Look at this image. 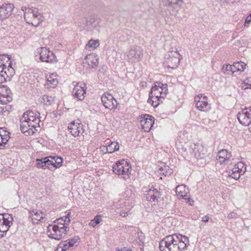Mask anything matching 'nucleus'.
Masks as SVG:
<instances>
[{"label": "nucleus", "instance_id": "nucleus-1", "mask_svg": "<svg viewBox=\"0 0 251 251\" xmlns=\"http://www.w3.org/2000/svg\"><path fill=\"white\" fill-rule=\"evenodd\" d=\"M189 243L186 236L174 234L164 238L159 243L160 251H184Z\"/></svg>", "mask_w": 251, "mask_h": 251}, {"label": "nucleus", "instance_id": "nucleus-2", "mask_svg": "<svg viewBox=\"0 0 251 251\" xmlns=\"http://www.w3.org/2000/svg\"><path fill=\"white\" fill-rule=\"evenodd\" d=\"M168 92V85L163 84L161 82H155L154 86L151 88L150 93V97L148 100L149 103L154 102L152 98L154 99L161 100L166 95Z\"/></svg>", "mask_w": 251, "mask_h": 251}, {"label": "nucleus", "instance_id": "nucleus-3", "mask_svg": "<svg viewBox=\"0 0 251 251\" xmlns=\"http://www.w3.org/2000/svg\"><path fill=\"white\" fill-rule=\"evenodd\" d=\"M35 121L20 120V128L22 132L26 136L31 135L35 133L40 128V119H34Z\"/></svg>", "mask_w": 251, "mask_h": 251}, {"label": "nucleus", "instance_id": "nucleus-4", "mask_svg": "<svg viewBox=\"0 0 251 251\" xmlns=\"http://www.w3.org/2000/svg\"><path fill=\"white\" fill-rule=\"evenodd\" d=\"M24 19L28 24L37 26L43 21V17L38 10L34 7L25 8Z\"/></svg>", "mask_w": 251, "mask_h": 251}, {"label": "nucleus", "instance_id": "nucleus-5", "mask_svg": "<svg viewBox=\"0 0 251 251\" xmlns=\"http://www.w3.org/2000/svg\"><path fill=\"white\" fill-rule=\"evenodd\" d=\"M50 226L52 227V232L49 234V237L57 240L64 238L70 229L68 226H59L54 225Z\"/></svg>", "mask_w": 251, "mask_h": 251}, {"label": "nucleus", "instance_id": "nucleus-6", "mask_svg": "<svg viewBox=\"0 0 251 251\" xmlns=\"http://www.w3.org/2000/svg\"><path fill=\"white\" fill-rule=\"evenodd\" d=\"M37 53L39 55L42 62L52 63L56 62V57L53 53L46 48L41 47L37 50Z\"/></svg>", "mask_w": 251, "mask_h": 251}, {"label": "nucleus", "instance_id": "nucleus-7", "mask_svg": "<svg viewBox=\"0 0 251 251\" xmlns=\"http://www.w3.org/2000/svg\"><path fill=\"white\" fill-rule=\"evenodd\" d=\"M246 171V166L245 164L239 162L236 164L234 167L228 171V175L232 178L237 180L239 179L241 175L244 174Z\"/></svg>", "mask_w": 251, "mask_h": 251}, {"label": "nucleus", "instance_id": "nucleus-8", "mask_svg": "<svg viewBox=\"0 0 251 251\" xmlns=\"http://www.w3.org/2000/svg\"><path fill=\"white\" fill-rule=\"evenodd\" d=\"M13 218L12 215L5 213L0 214V231L5 233L12 225Z\"/></svg>", "mask_w": 251, "mask_h": 251}, {"label": "nucleus", "instance_id": "nucleus-9", "mask_svg": "<svg viewBox=\"0 0 251 251\" xmlns=\"http://www.w3.org/2000/svg\"><path fill=\"white\" fill-rule=\"evenodd\" d=\"M130 167L127 161L123 160L113 166V171L117 175H128Z\"/></svg>", "mask_w": 251, "mask_h": 251}, {"label": "nucleus", "instance_id": "nucleus-10", "mask_svg": "<svg viewBox=\"0 0 251 251\" xmlns=\"http://www.w3.org/2000/svg\"><path fill=\"white\" fill-rule=\"evenodd\" d=\"M179 54L177 51L170 52L166 55L165 59L168 67L170 68H176L180 62Z\"/></svg>", "mask_w": 251, "mask_h": 251}, {"label": "nucleus", "instance_id": "nucleus-11", "mask_svg": "<svg viewBox=\"0 0 251 251\" xmlns=\"http://www.w3.org/2000/svg\"><path fill=\"white\" fill-rule=\"evenodd\" d=\"M101 100L105 108L110 109L117 108V101L111 94H104L101 96Z\"/></svg>", "mask_w": 251, "mask_h": 251}, {"label": "nucleus", "instance_id": "nucleus-12", "mask_svg": "<svg viewBox=\"0 0 251 251\" xmlns=\"http://www.w3.org/2000/svg\"><path fill=\"white\" fill-rule=\"evenodd\" d=\"M74 97L78 100H82L85 98L86 93V85L85 83H78L75 86L73 90Z\"/></svg>", "mask_w": 251, "mask_h": 251}, {"label": "nucleus", "instance_id": "nucleus-13", "mask_svg": "<svg viewBox=\"0 0 251 251\" xmlns=\"http://www.w3.org/2000/svg\"><path fill=\"white\" fill-rule=\"evenodd\" d=\"M195 102L197 108L201 111H207L210 109L206 96L202 97V95L196 96Z\"/></svg>", "mask_w": 251, "mask_h": 251}, {"label": "nucleus", "instance_id": "nucleus-14", "mask_svg": "<svg viewBox=\"0 0 251 251\" xmlns=\"http://www.w3.org/2000/svg\"><path fill=\"white\" fill-rule=\"evenodd\" d=\"M12 100L11 91L5 85H0V101L3 104H6Z\"/></svg>", "mask_w": 251, "mask_h": 251}, {"label": "nucleus", "instance_id": "nucleus-15", "mask_svg": "<svg viewBox=\"0 0 251 251\" xmlns=\"http://www.w3.org/2000/svg\"><path fill=\"white\" fill-rule=\"evenodd\" d=\"M140 119V125L143 129L146 132L150 131L154 123V118L149 115H145Z\"/></svg>", "mask_w": 251, "mask_h": 251}, {"label": "nucleus", "instance_id": "nucleus-16", "mask_svg": "<svg viewBox=\"0 0 251 251\" xmlns=\"http://www.w3.org/2000/svg\"><path fill=\"white\" fill-rule=\"evenodd\" d=\"M237 118L240 124L243 125L250 126L251 123V113L248 111L247 108L242 110L241 112H239Z\"/></svg>", "mask_w": 251, "mask_h": 251}, {"label": "nucleus", "instance_id": "nucleus-17", "mask_svg": "<svg viewBox=\"0 0 251 251\" xmlns=\"http://www.w3.org/2000/svg\"><path fill=\"white\" fill-rule=\"evenodd\" d=\"M14 8L11 3H4L0 6V20L8 18L11 14Z\"/></svg>", "mask_w": 251, "mask_h": 251}, {"label": "nucleus", "instance_id": "nucleus-18", "mask_svg": "<svg viewBox=\"0 0 251 251\" xmlns=\"http://www.w3.org/2000/svg\"><path fill=\"white\" fill-rule=\"evenodd\" d=\"M143 56V50L140 48L131 49L127 55L128 59L131 62L139 61Z\"/></svg>", "mask_w": 251, "mask_h": 251}, {"label": "nucleus", "instance_id": "nucleus-19", "mask_svg": "<svg viewBox=\"0 0 251 251\" xmlns=\"http://www.w3.org/2000/svg\"><path fill=\"white\" fill-rule=\"evenodd\" d=\"M191 147L193 150L192 154L196 159H200L204 157L205 151L201 145L194 144L191 145Z\"/></svg>", "mask_w": 251, "mask_h": 251}, {"label": "nucleus", "instance_id": "nucleus-20", "mask_svg": "<svg viewBox=\"0 0 251 251\" xmlns=\"http://www.w3.org/2000/svg\"><path fill=\"white\" fill-rule=\"evenodd\" d=\"M68 129L74 137L79 136L80 133L84 132V130L80 124L78 123L75 124V122L70 124L68 127Z\"/></svg>", "mask_w": 251, "mask_h": 251}, {"label": "nucleus", "instance_id": "nucleus-21", "mask_svg": "<svg viewBox=\"0 0 251 251\" xmlns=\"http://www.w3.org/2000/svg\"><path fill=\"white\" fill-rule=\"evenodd\" d=\"M13 72L14 70L11 67V63H9L8 68H0V83L5 82L8 75H12Z\"/></svg>", "mask_w": 251, "mask_h": 251}, {"label": "nucleus", "instance_id": "nucleus-22", "mask_svg": "<svg viewBox=\"0 0 251 251\" xmlns=\"http://www.w3.org/2000/svg\"><path fill=\"white\" fill-rule=\"evenodd\" d=\"M30 217L31 218L33 223L37 224L38 222L42 220L45 221V214L40 211L33 210L30 212Z\"/></svg>", "mask_w": 251, "mask_h": 251}, {"label": "nucleus", "instance_id": "nucleus-23", "mask_svg": "<svg viewBox=\"0 0 251 251\" xmlns=\"http://www.w3.org/2000/svg\"><path fill=\"white\" fill-rule=\"evenodd\" d=\"M85 63L91 68H96L99 63V58L95 54H91L86 56ZM84 63V62H83Z\"/></svg>", "mask_w": 251, "mask_h": 251}, {"label": "nucleus", "instance_id": "nucleus-24", "mask_svg": "<svg viewBox=\"0 0 251 251\" xmlns=\"http://www.w3.org/2000/svg\"><path fill=\"white\" fill-rule=\"evenodd\" d=\"M146 192L147 193L145 194L146 198L148 201H157L161 195L160 192L154 188L150 189Z\"/></svg>", "mask_w": 251, "mask_h": 251}, {"label": "nucleus", "instance_id": "nucleus-25", "mask_svg": "<svg viewBox=\"0 0 251 251\" xmlns=\"http://www.w3.org/2000/svg\"><path fill=\"white\" fill-rule=\"evenodd\" d=\"M231 156V153H228L226 150H222L218 152L217 159L221 163H227Z\"/></svg>", "mask_w": 251, "mask_h": 251}, {"label": "nucleus", "instance_id": "nucleus-26", "mask_svg": "<svg viewBox=\"0 0 251 251\" xmlns=\"http://www.w3.org/2000/svg\"><path fill=\"white\" fill-rule=\"evenodd\" d=\"M176 193L179 198L182 199H187L190 197L189 192L188 188H186L185 185H178L176 187Z\"/></svg>", "mask_w": 251, "mask_h": 251}, {"label": "nucleus", "instance_id": "nucleus-27", "mask_svg": "<svg viewBox=\"0 0 251 251\" xmlns=\"http://www.w3.org/2000/svg\"><path fill=\"white\" fill-rule=\"evenodd\" d=\"M47 77L46 83L45 84L47 88H54L57 85L58 81L56 75L52 74Z\"/></svg>", "mask_w": 251, "mask_h": 251}, {"label": "nucleus", "instance_id": "nucleus-28", "mask_svg": "<svg viewBox=\"0 0 251 251\" xmlns=\"http://www.w3.org/2000/svg\"><path fill=\"white\" fill-rule=\"evenodd\" d=\"M36 167L38 168H41L42 169H45L48 168L50 169V166L51 163L50 160L48 159V157H45L42 159H37Z\"/></svg>", "mask_w": 251, "mask_h": 251}, {"label": "nucleus", "instance_id": "nucleus-29", "mask_svg": "<svg viewBox=\"0 0 251 251\" xmlns=\"http://www.w3.org/2000/svg\"><path fill=\"white\" fill-rule=\"evenodd\" d=\"M101 149V150H102V149H105L106 151L105 152L112 153L114 151L119 150V145L117 142H112L107 147L103 146Z\"/></svg>", "mask_w": 251, "mask_h": 251}, {"label": "nucleus", "instance_id": "nucleus-30", "mask_svg": "<svg viewBox=\"0 0 251 251\" xmlns=\"http://www.w3.org/2000/svg\"><path fill=\"white\" fill-rule=\"evenodd\" d=\"M52 158V160H50V165L53 166L55 168H59L62 165V163L63 162V159L61 157H50Z\"/></svg>", "mask_w": 251, "mask_h": 251}, {"label": "nucleus", "instance_id": "nucleus-31", "mask_svg": "<svg viewBox=\"0 0 251 251\" xmlns=\"http://www.w3.org/2000/svg\"><path fill=\"white\" fill-rule=\"evenodd\" d=\"M99 46L98 40H90L86 45V49L90 50H93Z\"/></svg>", "mask_w": 251, "mask_h": 251}, {"label": "nucleus", "instance_id": "nucleus-32", "mask_svg": "<svg viewBox=\"0 0 251 251\" xmlns=\"http://www.w3.org/2000/svg\"><path fill=\"white\" fill-rule=\"evenodd\" d=\"M40 115V113L37 112V113H34L33 111L28 110L26 113H25L22 118H23L24 120H29L31 121L30 117L33 116H37Z\"/></svg>", "mask_w": 251, "mask_h": 251}, {"label": "nucleus", "instance_id": "nucleus-33", "mask_svg": "<svg viewBox=\"0 0 251 251\" xmlns=\"http://www.w3.org/2000/svg\"><path fill=\"white\" fill-rule=\"evenodd\" d=\"M159 170L162 172V173L165 176L171 175L173 173V171L172 169L168 166L164 165L159 168Z\"/></svg>", "mask_w": 251, "mask_h": 251}, {"label": "nucleus", "instance_id": "nucleus-34", "mask_svg": "<svg viewBox=\"0 0 251 251\" xmlns=\"http://www.w3.org/2000/svg\"><path fill=\"white\" fill-rule=\"evenodd\" d=\"M164 2L166 5H172L175 7L176 6L179 4V2H182V0H164Z\"/></svg>", "mask_w": 251, "mask_h": 251}, {"label": "nucleus", "instance_id": "nucleus-35", "mask_svg": "<svg viewBox=\"0 0 251 251\" xmlns=\"http://www.w3.org/2000/svg\"><path fill=\"white\" fill-rule=\"evenodd\" d=\"M242 87L244 89H251V77H248L244 80Z\"/></svg>", "mask_w": 251, "mask_h": 251}, {"label": "nucleus", "instance_id": "nucleus-36", "mask_svg": "<svg viewBox=\"0 0 251 251\" xmlns=\"http://www.w3.org/2000/svg\"><path fill=\"white\" fill-rule=\"evenodd\" d=\"M101 221V220L100 219V216L99 215H97L94 218L93 220L91 221V222L89 224V225L90 226L95 227L97 225L100 224Z\"/></svg>", "mask_w": 251, "mask_h": 251}, {"label": "nucleus", "instance_id": "nucleus-37", "mask_svg": "<svg viewBox=\"0 0 251 251\" xmlns=\"http://www.w3.org/2000/svg\"><path fill=\"white\" fill-rule=\"evenodd\" d=\"M235 63L236 65L238 71L240 72V74L243 72L245 69L246 64L243 62H235Z\"/></svg>", "mask_w": 251, "mask_h": 251}, {"label": "nucleus", "instance_id": "nucleus-38", "mask_svg": "<svg viewBox=\"0 0 251 251\" xmlns=\"http://www.w3.org/2000/svg\"><path fill=\"white\" fill-rule=\"evenodd\" d=\"M51 100V97L44 95L42 98L41 102L45 105H50Z\"/></svg>", "mask_w": 251, "mask_h": 251}, {"label": "nucleus", "instance_id": "nucleus-39", "mask_svg": "<svg viewBox=\"0 0 251 251\" xmlns=\"http://www.w3.org/2000/svg\"><path fill=\"white\" fill-rule=\"evenodd\" d=\"M79 239V238L78 237V236H76L74 237L72 239L67 240V241L69 243V245L71 247H73L75 245V244H76L77 242Z\"/></svg>", "mask_w": 251, "mask_h": 251}, {"label": "nucleus", "instance_id": "nucleus-40", "mask_svg": "<svg viewBox=\"0 0 251 251\" xmlns=\"http://www.w3.org/2000/svg\"><path fill=\"white\" fill-rule=\"evenodd\" d=\"M231 65L229 64H227L224 65L223 66V70L224 72V73H226L227 74H230L231 73Z\"/></svg>", "mask_w": 251, "mask_h": 251}, {"label": "nucleus", "instance_id": "nucleus-41", "mask_svg": "<svg viewBox=\"0 0 251 251\" xmlns=\"http://www.w3.org/2000/svg\"><path fill=\"white\" fill-rule=\"evenodd\" d=\"M61 247L63 249V250L64 251H66L67 250H68L72 248L69 245L67 240H65L64 241H62L61 243H60Z\"/></svg>", "mask_w": 251, "mask_h": 251}, {"label": "nucleus", "instance_id": "nucleus-42", "mask_svg": "<svg viewBox=\"0 0 251 251\" xmlns=\"http://www.w3.org/2000/svg\"><path fill=\"white\" fill-rule=\"evenodd\" d=\"M10 108V106H6L5 107H0V115H5L7 111Z\"/></svg>", "mask_w": 251, "mask_h": 251}, {"label": "nucleus", "instance_id": "nucleus-43", "mask_svg": "<svg viewBox=\"0 0 251 251\" xmlns=\"http://www.w3.org/2000/svg\"><path fill=\"white\" fill-rule=\"evenodd\" d=\"M10 57L7 55L1 54L0 55V61L4 62V60L6 59V62H7L10 60Z\"/></svg>", "mask_w": 251, "mask_h": 251}, {"label": "nucleus", "instance_id": "nucleus-44", "mask_svg": "<svg viewBox=\"0 0 251 251\" xmlns=\"http://www.w3.org/2000/svg\"><path fill=\"white\" fill-rule=\"evenodd\" d=\"M71 213H68L66 217H65V222H64V224H67V225H69L70 223L71 220Z\"/></svg>", "mask_w": 251, "mask_h": 251}, {"label": "nucleus", "instance_id": "nucleus-45", "mask_svg": "<svg viewBox=\"0 0 251 251\" xmlns=\"http://www.w3.org/2000/svg\"><path fill=\"white\" fill-rule=\"evenodd\" d=\"M152 99L153 100V101L154 102H151V103H150V104H151L153 107H157V105L159 104V102L158 101H160V102H162V100H155V99H154L153 98H152Z\"/></svg>", "mask_w": 251, "mask_h": 251}, {"label": "nucleus", "instance_id": "nucleus-46", "mask_svg": "<svg viewBox=\"0 0 251 251\" xmlns=\"http://www.w3.org/2000/svg\"><path fill=\"white\" fill-rule=\"evenodd\" d=\"M231 73L232 74H234L235 73L238 72L237 69L236 65L234 63L232 65H231Z\"/></svg>", "mask_w": 251, "mask_h": 251}, {"label": "nucleus", "instance_id": "nucleus-47", "mask_svg": "<svg viewBox=\"0 0 251 251\" xmlns=\"http://www.w3.org/2000/svg\"><path fill=\"white\" fill-rule=\"evenodd\" d=\"M251 22V13L249 14V15L246 18L245 22V26H246V24H249Z\"/></svg>", "mask_w": 251, "mask_h": 251}, {"label": "nucleus", "instance_id": "nucleus-48", "mask_svg": "<svg viewBox=\"0 0 251 251\" xmlns=\"http://www.w3.org/2000/svg\"><path fill=\"white\" fill-rule=\"evenodd\" d=\"M54 251H64L63 250V249L62 248L60 244L59 243V244L58 245V246L57 247V249L56 250H55Z\"/></svg>", "mask_w": 251, "mask_h": 251}, {"label": "nucleus", "instance_id": "nucleus-49", "mask_svg": "<svg viewBox=\"0 0 251 251\" xmlns=\"http://www.w3.org/2000/svg\"><path fill=\"white\" fill-rule=\"evenodd\" d=\"M209 217L206 215V216H205L204 217H203L202 218V221L205 222V223H207L208 222V220H209Z\"/></svg>", "mask_w": 251, "mask_h": 251}, {"label": "nucleus", "instance_id": "nucleus-50", "mask_svg": "<svg viewBox=\"0 0 251 251\" xmlns=\"http://www.w3.org/2000/svg\"><path fill=\"white\" fill-rule=\"evenodd\" d=\"M57 221H63V226H67L68 225H67V224H64V222H65V217H62L60 219H58L57 220Z\"/></svg>", "mask_w": 251, "mask_h": 251}, {"label": "nucleus", "instance_id": "nucleus-51", "mask_svg": "<svg viewBox=\"0 0 251 251\" xmlns=\"http://www.w3.org/2000/svg\"><path fill=\"white\" fill-rule=\"evenodd\" d=\"M120 214V216L124 217H126L128 215L127 212H124V211L121 212Z\"/></svg>", "mask_w": 251, "mask_h": 251}, {"label": "nucleus", "instance_id": "nucleus-52", "mask_svg": "<svg viewBox=\"0 0 251 251\" xmlns=\"http://www.w3.org/2000/svg\"><path fill=\"white\" fill-rule=\"evenodd\" d=\"M235 216V214L234 213H230L228 215L227 217L228 218H233Z\"/></svg>", "mask_w": 251, "mask_h": 251}, {"label": "nucleus", "instance_id": "nucleus-53", "mask_svg": "<svg viewBox=\"0 0 251 251\" xmlns=\"http://www.w3.org/2000/svg\"><path fill=\"white\" fill-rule=\"evenodd\" d=\"M0 68H6L4 62L0 61Z\"/></svg>", "mask_w": 251, "mask_h": 251}, {"label": "nucleus", "instance_id": "nucleus-54", "mask_svg": "<svg viewBox=\"0 0 251 251\" xmlns=\"http://www.w3.org/2000/svg\"><path fill=\"white\" fill-rule=\"evenodd\" d=\"M30 119H31V121L33 120L34 121H35V120L34 119H40V118H39V115H38L37 116L31 117H30Z\"/></svg>", "mask_w": 251, "mask_h": 251}, {"label": "nucleus", "instance_id": "nucleus-55", "mask_svg": "<svg viewBox=\"0 0 251 251\" xmlns=\"http://www.w3.org/2000/svg\"><path fill=\"white\" fill-rule=\"evenodd\" d=\"M116 251H132L131 249H126V248H123L121 250H118Z\"/></svg>", "mask_w": 251, "mask_h": 251}, {"label": "nucleus", "instance_id": "nucleus-56", "mask_svg": "<svg viewBox=\"0 0 251 251\" xmlns=\"http://www.w3.org/2000/svg\"><path fill=\"white\" fill-rule=\"evenodd\" d=\"M184 199L186 200H187L188 202H193V201L189 197H188L187 199Z\"/></svg>", "mask_w": 251, "mask_h": 251}, {"label": "nucleus", "instance_id": "nucleus-57", "mask_svg": "<svg viewBox=\"0 0 251 251\" xmlns=\"http://www.w3.org/2000/svg\"><path fill=\"white\" fill-rule=\"evenodd\" d=\"M57 223L58 224H59L61 226H63V221H57Z\"/></svg>", "mask_w": 251, "mask_h": 251}, {"label": "nucleus", "instance_id": "nucleus-58", "mask_svg": "<svg viewBox=\"0 0 251 251\" xmlns=\"http://www.w3.org/2000/svg\"><path fill=\"white\" fill-rule=\"evenodd\" d=\"M248 110L250 113H251V107H250L248 109Z\"/></svg>", "mask_w": 251, "mask_h": 251}, {"label": "nucleus", "instance_id": "nucleus-59", "mask_svg": "<svg viewBox=\"0 0 251 251\" xmlns=\"http://www.w3.org/2000/svg\"><path fill=\"white\" fill-rule=\"evenodd\" d=\"M250 126H249V131L250 132H251V124L250 125Z\"/></svg>", "mask_w": 251, "mask_h": 251}, {"label": "nucleus", "instance_id": "nucleus-60", "mask_svg": "<svg viewBox=\"0 0 251 251\" xmlns=\"http://www.w3.org/2000/svg\"><path fill=\"white\" fill-rule=\"evenodd\" d=\"M3 131H4V133H6L7 132V131H5V130H3ZM7 133H8V132H7Z\"/></svg>", "mask_w": 251, "mask_h": 251}]
</instances>
